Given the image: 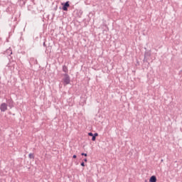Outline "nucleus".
Listing matches in <instances>:
<instances>
[{"instance_id": "nucleus-13", "label": "nucleus", "mask_w": 182, "mask_h": 182, "mask_svg": "<svg viewBox=\"0 0 182 182\" xmlns=\"http://www.w3.org/2000/svg\"><path fill=\"white\" fill-rule=\"evenodd\" d=\"M80 165H81L82 167H85V162H82V163L80 164Z\"/></svg>"}, {"instance_id": "nucleus-4", "label": "nucleus", "mask_w": 182, "mask_h": 182, "mask_svg": "<svg viewBox=\"0 0 182 182\" xmlns=\"http://www.w3.org/2000/svg\"><path fill=\"white\" fill-rule=\"evenodd\" d=\"M0 110L1 112H5L8 110V104L6 102H2L0 105Z\"/></svg>"}, {"instance_id": "nucleus-11", "label": "nucleus", "mask_w": 182, "mask_h": 182, "mask_svg": "<svg viewBox=\"0 0 182 182\" xmlns=\"http://www.w3.org/2000/svg\"><path fill=\"white\" fill-rule=\"evenodd\" d=\"M81 156H84L87 157L88 155H87V154L82 153Z\"/></svg>"}, {"instance_id": "nucleus-6", "label": "nucleus", "mask_w": 182, "mask_h": 182, "mask_svg": "<svg viewBox=\"0 0 182 182\" xmlns=\"http://www.w3.org/2000/svg\"><path fill=\"white\" fill-rule=\"evenodd\" d=\"M149 182H157V177L156 176H152L149 178Z\"/></svg>"}, {"instance_id": "nucleus-12", "label": "nucleus", "mask_w": 182, "mask_h": 182, "mask_svg": "<svg viewBox=\"0 0 182 182\" xmlns=\"http://www.w3.org/2000/svg\"><path fill=\"white\" fill-rule=\"evenodd\" d=\"M88 136H94V134H92V132H90V133H88Z\"/></svg>"}, {"instance_id": "nucleus-3", "label": "nucleus", "mask_w": 182, "mask_h": 182, "mask_svg": "<svg viewBox=\"0 0 182 182\" xmlns=\"http://www.w3.org/2000/svg\"><path fill=\"white\" fill-rule=\"evenodd\" d=\"M62 10L64 11H68V8L70 6V1H67L66 2L62 3Z\"/></svg>"}, {"instance_id": "nucleus-8", "label": "nucleus", "mask_w": 182, "mask_h": 182, "mask_svg": "<svg viewBox=\"0 0 182 182\" xmlns=\"http://www.w3.org/2000/svg\"><path fill=\"white\" fill-rule=\"evenodd\" d=\"M6 53L7 55H9V56H11V55L13 54L12 49H11V48L7 49V50H6Z\"/></svg>"}, {"instance_id": "nucleus-5", "label": "nucleus", "mask_w": 182, "mask_h": 182, "mask_svg": "<svg viewBox=\"0 0 182 182\" xmlns=\"http://www.w3.org/2000/svg\"><path fill=\"white\" fill-rule=\"evenodd\" d=\"M6 103L7 106H9L10 109L14 107V100H12V98H9L8 100H6Z\"/></svg>"}, {"instance_id": "nucleus-9", "label": "nucleus", "mask_w": 182, "mask_h": 182, "mask_svg": "<svg viewBox=\"0 0 182 182\" xmlns=\"http://www.w3.org/2000/svg\"><path fill=\"white\" fill-rule=\"evenodd\" d=\"M28 158H29L30 159H35V156H34L33 154H29Z\"/></svg>"}, {"instance_id": "nucleus-16", "label": "nucleus", "mask_w": 182, "mask_h": 182, "mask_svg": "<svg viewBox=\"0 0 182 182\" xmlns=\"http://www.w3.org/2000/svg\"><path fill=\"white\" fill-rule=\"evenodd\" d=\"M77 155H73V159H77Z\"/></svg>"}, {"instance_id": "nucleus-15", "label": "nucleus", "mask_w": 182, "mask_h": 182, "mask_svg": "<svg viewBox=\"0 0 182 182\" xmlns=\"http://www.w3.org/2000/svg\"><path fill=\"white\" fill-rule=\"evenodd\" d=\"M43 46L47 47V45H46V42H43Z\"/></svg>"}, {"instance_id": "nucleus-2", "label": "nucleus", "mask_w": 182, "mask_h": 182, "mask_svg": "<svg viewBox=\"0 0 182 182\" xmlns=\"http://www.w3.org/2000/svg\"><path fill=\"white\" fill-rule=\"evenodd\" d=\"M151 56V50H146L144 53V63H149V58Z\"/></svg>"}, {"instance_id": "nucleus-17", "label": "nucleus", "mask_w": 182, "mask_h": 182, "mask_svg": "<svg viewBox=\"0 0 182 182\" xmlns=\"http://www.w3.org/2000/svg\"><path fill=\"white\" fill-rule=\"evenodd\" d=\"M83 161H84L85 162H87V159H85Z\"/></svg>"}, {"instance_id": "nucleus-14", "label": "nucleus", "mask_w": 182, "mask_h": 182, "mask_svg": "<svg viewBox=\"0 0 182 182\" xmlns=\"http://www.w3.org/2000/svg\"><path fill=\"white\" fill-rule=\"evenodd\" d=\"M94 136L97 138V136H99V134H98V133H95V134H94Z\"/></svg>"}, {"instance_id": "nucleus-10", "label": "nucleus", "mask_w": 182, "mask_h": 182, "mask_svg": "<svg viewBox=\"0 0 182 182\" xmlns=\"http://www.w3.org/2000/svg\"><path fill=\"white\" fill-rule=\"evenodd\" d=\"M96 139H97V137L95 136L94 135L92 136V141H96Z\"/></svg>"}, {"instance_id": "nucleus-1", "label": "nucleus", "mask_w": 182, "mask_h": 182, "mask_svg": "<svg viewBox=\"0 0 182 182\" xmlns=\"http://www.w3.org/2000/svg\"><path fill=\"white\" fill-rule=\"evenodd\" d=\"M64 78H63L64 85H68L70 83V77L69 74H63Z\"/></svg>"}, {"instance_id": "nucleus-7", "label": "nucleus", "mask_w": 182, "mask_h": 182, "mask_svg": "<svg viewBox=\"0 0 182 182\" xmlns=\"http://www.w3.org/2000/svg\"><path fill=\"white\" fill-rule=\"evenodd\" d=\"M68 67H67V65H63V72L65 73V74H68Z\"/></svg>"}]
</instances>
